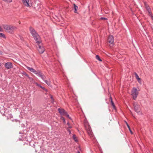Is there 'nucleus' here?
<instances>
[{"mask_svg": "<svg viewBox=\"0 0 153 153\" xmlns=\"http://www.w3.org/2000/svg\"><path fill=\"white\" fill-rule=\"evenodd\" d=\"M58 111L61 115H65L67 112L64 109L60 108L58 109Z\"/></svg>", "mask_w": 153, "mask_h": 153, "instance_id": "9d476101", "label": "nucleus"}, {"mask_svg": "<svg viewBox=\"0 0 153 153\" xmlns=\"http://www.w3.org/2000/svg\"><path fill=\"white\" fill-rule=\"evenodd\" d=\"M87 131V132H88V134H89V135L91 137H93V133H92V130H91V129H90L89 130H88Z\"/></svg>", "mask_w": 153, "mask_h": 153, "instance_id": "f8f14e48", "label": "nucleus"}, {"mask_svg": "<svg viewBox=\"0 0 153 153\" xmlns=\"http://www.w3.org/2000/svg\"><path fill=\"white\" fill-rule=\"evenodd\" d=\"M151 17L152 19V20H153V15L151 16Z\"/></svg>", "mask_w": 153, "mask_h": 153, "instance_id": "e433bc0d", "label": "nucleus"}, {"mask_svg": "<svg viewBox=\"0 0 153 153\" xmlns=\"http://www.w3.org/2000/svg\"><path fill=\"white\" fill-rule=\"evenodd\" d=\"M73 138L74 140L76 142H78V140L77 137L75 134H74L73 136Z\"/></svg>", "mask_w": 153, "mask_h": 153, "instance_id": "dca6fc26", "label": "nucleus"}, {"mask_svg": "<svg viewBox=\"0 0 153 153\" xmlns=\"http://www.w3.org/2000/svg\"><path fill=\"white\" fill-rule=\"evenodd\" d=\"M39 77H41V78L45 82L48 86H50L51 85V82L50 79L48 80H46L45 79L46 78V76L43 75L42 73L40 76Z\"/></svg>", "mask_w": 153, "mask_h": 153, "instance_id": "39448f33", "label": "nucleus"}, {"mask_svg": "<svg viewBox=\"0 0 153 153\" xmlns=\"http://www.w3.org/2000/svg\"><path fill=\"white\" fill-rule=\"evenodd\" d=\"M134 74H135V77H136V79H138V78H139L138 74L136 73L135 72L134 73Z\"/></svg>", "mask_w": 153, "mask_h": 153, "instance_id": "4be33fe9", "label": "nucleus"}, {"mask_svg": "<svg viewBox=\"0 0 153 153\" xmlns=\"http://www.w3.org/2000/svg\"><path fill=\"white\" fill-rule=\"evenodd\" d=\"M67 125H68V128H72L71 126V125H70V124L68 122L67 123Z\"/></svg>", "mask_w": 153, "mask_h": 153, "instance_id": "bb28decb", "label": "nucleus"}, {"mask_svg": "<svg viewBox=\"0 0 153 153\" xmlns=\"http://www.w3.org/2000/svg\"><path fill=\"white\" fill-rule=\"evenodd\" d=\"M96 59L99 61H101L102 60L100 58L99 56L98 55H96Z\"/></svg>", "mask_w": 153, "mask_h": 153, "instance_id": "aec40b11", "label": "nucleus"}, {"mask_svg": "<svg viewBox=\"0 0 153 153\" xmlns=\"http://www.w3.org/2000/svg\"><path fill=\"white\" fill-rule=\"evenodd\" d=\"M50 98H51V100H52V102H54V99L53 98V96L51 95H50Z\"/></svg>", "mask_w": 153, "mask_h": 153, "instance_id": "a878e982", "label": "nucleus"}, {"mask_svg": "<svg viewBox=\"0 0 153 153\" xmlns=\"http://www.w3.org/2000/svg\"><path fill=\"white\" fill-rule=\"evenodd\" d=\"M137 80L138 81V82H139V83L140 84H142V82L141 81V79L140 78H138V79H137Z\"/></svg>", "mask_w": 153, "mask_h": 153, "instance_id": "b1692460", "label": "nucleus"}, {"mask_svg": "<svg viewBox=\"0 0 153 153\" xmlns=\"http://www.w3.org/2000/svg\"><path fill=\"white\" fill-rule=\"evenodd\" d=\"M0 37L3 38L4 39L6 38V37L5 34L2 33H0Z\"/></svg>", "mask_w": 153, "mask_h": 153, "instance_id": "f3484780", "label": "nucleus"}, {"mask_svg": "<svg viewBox=\"0 0 153 153\" xmlns=\"http://www.w3.org/2000/svg\"><path fill=\"white\" fill-rule=\"evenodd\" d=\"M133 105L135 111L138 113L139 112V110L140 109V106L136 102H134L133 103Z\"/></svg>", "mask_w": 153, "mask_h": 153, "instance_id": "423d86ee", "label": "nucleus"}, {"mask_svg": "<svg viewBox=\"0 0 153 153\" xmlns=\"http://www.w3.org/2000/svg\"><path fill=\"white\" fill-rule=\"evenodd\" d=\"M145 7L146 9V10H147L148 12L151 11V9L148 6H147V5H146Z\"/></svg>", "mask_w": 153, "mask_h": 153, "instance_id": "a211bd4d", "label": "nucleus"}, {"mask_svg": "<svg viewBox=\"0 0 153 153\" xmlns=\"http://www.w3.org/2000/svg\"><path fill=\"white\" fill-rule=\"evenodd\" d=\"M64 115H65L66 116H67V117H68V118H69V119H71V118L69 117V115L67 113V112H66V113Z\"/></svg>", "mask_w": 153, "mask_h": 153, "instance_id": "393cba45", "label": "nucleus"}, {"mask_svg": "<svg viewBox=\"0 0 153 153\" xmlns=\"http://www.w3.org/2000/svg\"><path fill=\"white\" fill-rule=\"evenodd\" d=\"M61 118H62V119L63 120L64 123H65V118L63 117H62Z\"/></svg>", "mask_w": 153, "mask_h": 153, "instance_id": "2f4dec72", "label": "nucleus"}, {"mask_svg": "<svg viewBox=\"0 0 153 153\" xmlns=\"http://www.w3.org/2000/svg\"><path fill=\"white\" fill-rule=\"evenodd\" d=\"M23 74L24 75H25L26 76L28 77L30 79V78L29 76L25 72H24L23 73Z\"/></svg>", "mask_w": 153, "mask_h": 153, "instance_id": "5701e85b", "label": "nucleus"}, {"mask_svg": "<svg viewBox=\"0 0 153 153\" xmlns=\"http://www.w3.org/2000/svg\"><path fill=\"white\" fill-rule=\"evenodd\" d=\"M2 26L6 32L10 33H13L14 30L17 29L16 27L7 25H3Z\"/></svg>", "mask_w": 153, "mask_h": 153, "instance_id": "f03ea898", "label": "nucleus"}, {"mask_svg": "<svg viewBox=\"0 0 153 153\" xmlns=\"http://www.w3.org/2000/svg\"><path fill=\"white\" fill-rule=\"evenodd\" d=\"M42 88L43 90L45 91H46L47 92L48 90L47 89H45L44 87H43L42 86V88Z\"/></svg>", "mask_w": 153, "mask_h": 153, "instance_id": "7c9ffc66", "label": "nucleus"}, {"mask_svg": "<svg viewBox=\"0 0 153 153\" xmlns=\"http://www.w3.org/2000/svg\"><path fill=\"white\" fill-rule=\"evenodd\" d=\"M74 12L75 13H77V10L78 8V7L75 4H74Z\"/></svg>", "mask_w": 153, "mask_h": 153, "instance_id": "ddd939ff", "label": "nucleus"}, {"mask_svg": "<svg viewBox=\"0 0 153 153\" xmlns=\"http://www.w3.org/2000/svg\"><path fill=\"white\" fill-rule=\"evenodd\" d=\"M85 129H86V130H90V129L91 128V127L90 126V125H89L88 126H86V127H85Z\"/></svg>", "mask_w": 153, "mask_h": 153, "instance_id": "412c9836", "label": "nucleus"}, {"mask_svg": "<svg viewBox=\"0 0 153 153\" xmlns=\"http://www.w3.org/2000/svg\"><path fill=\"white\" fill-rule=\"evenodd\" d=\"M108 42L111 44H113L114 42V38L111 35L109 36L108 39Z\"/></svg>", "mask_w": 153, "mask_h": 153, "instance_id": "1a4fd4ad", "label": "nucleus"}, {"mask_svg": "<svg viewBox=\"0 0 153 153\" xmlns=\"http://www.w3.org/2000/svg\"><path fill=\"white\" fill-rule=\"evenodd\" d=\"M2 53H3L1 51H0V54L2 55Z\"/></svg>", "mask_w": 153, "mask_h": 153, "instance_id": "c9c22d12", "label": "nucleus"}, {"mask_svg": "<svg viewBox=\"0 0 153 153\" xmlns=\"http://www.w3.org/2000/svg\"><path fill=\"white\" fill-rule=\"evenodd\" d=\"M3 29L0 26V32H3Z\"/></svg>", "mask_w": 153, "mask_h": 153, "instance_id": "f704fd0d", "label": "nucleus"}, {"mask_svg": "<svg viewBox=\"0 0 153 153\" xmlns=\"http://www.w3.org/2000/svg\"><path fill=\"white\" fill-rule=\"evenodd\" d=\"M23 3L26 7H29V0H22Z\"/></svg>", "mask_w": 153, "mask_h": 153, "instance_id": "9b49d317", "label": "nucleus"}, {"mask_svg": "<svg viewBox=\"0 0 153 153\" xmlns=\"http://www.w3.org/2000/svg\"><path fill=\"white\" fill-rule=\"evenodd\" d=\"M126 124L127 126L128 127L129 130V131H130V132H131V134H132V131L131 130V128L130 127V126H129L128 124V123H127L126 121Z\"/></svg>", "mask_w": 153, "mask_h": 153, "instance_id": "6ab92c4d", "label": "nucleus"}, {"mask_svg": "<svg viewBox=\"0 0 153 153\" xmlns=\"http://www.w3.org/2000/svg\"><path fill=\"white\" fill-rule=\"evenodd\" d=\"M41 43L39 44L37 43L38 46V50L40 53H42L45 51V49L43 46L40 45Z\"/></svg>", "mask_w": 153, "mask_h": 153, "instance_id": "0eeeda50", "label": "nucleus"}, {"mask_svg": "<svg viewBox=\"0 0 153 153\" xmlns=\"http://www.w3.org/2000/svg\"><path fill=\"white\" fill-rule=\"evenodd\" d=\"M148 13H149V15L150 16H152L153 15H152V14L151 12V11H149V12H148Z\"/></svg>", "mask_w": 153, "mask_h": 153, "instance_id": "cd10ccee", "label": "nucleus"}, {"mask_svg": "<svg viewBox=\"0 0 153 153\" xmlns=\"http://www.w3.org/2000/svg\"><path fill=\"white\" fill-rule=\"evenodd\" d=\"M1 63L0 62V66H1Z\"/></svg>", "mask_w": 153, "mask_h": 153, "instance_id": "4c0bfd02", "label": "nucleus"}, {"mask_svg": "<svg viewBox=\"0 0 153 153\" xmlns=\"http://www.w3.org/2000/svg\"><path fill=\"white\" fill-rule=\"evenodd\" d=\"M5 67L7 69H9L13 67L12 63L10 62H7L4 64Z\"/></svg>", "mask_w": 153, "mask_h": 153, "instance_id": "6e6552de", "label": "nucleus"}, {"mask_svg": "<svg viewBox=\"0 0 153 153\" xmlns=\"http://www.w3.org/2000/svg\"><path fill=\"white\" fill-rule=\"evenodd\" d=\"M138 93V91L136 88L134 87L132 88L131 91V95L134 100H135L136 99Z\"/></svg>", "mask_w": 153, "mask_h": 153, "instance_id": "7ed1b4c3", "label": "nucleus"}, {"mask_svg": "<svg viewBox=\"0 0 153 153\" xmlns=\"http://www.w3.org/2000/svg\"><path fill=\"white\" fill-rule=\"evenodd\" d=\"M30 33L32 35L36 43L38 44L41 43L42 41L39 35L34 29L33 28L30 27Z\"/></svg>", "mask_w": 153, "mask_h": 153, "instance_id": "f257e3e1", "label": "nucleus"}, {"mask_svg": "<svg viewBox=\"0 0 153 153\" xmlns=\"http://www.w3.org/2000/svg\"><path fill=\"white\" fill-rule=\"evenodd\" d=\"M100 19H101V20H107V19L106 18H105V17H102L100 18Z\"/></svg>", "mask_w": 153, "mask_h": 153, "instance_id": "c756f323", "label": "nucleus"}, {"mask_svg": "<svg viewBox=\"0 0 153 153\" xmlns=\"http://www.w3.org/2000/svg\"><path fill=\"white\" fill-rule=\"evenodd\" d=\"M67 131L68 132L69 134H71V130L68 128L67 129Z\"/></svg>", "mask_w": 153, "mask_h": 153, "instance_id": "473e14b6", "label": "nucleus"}, {"mask_svg": "<svg viewBox=\"0 0 153 153\" xmlns=\"http://www.w3.org/2000/svg\"><path fill=\"white\" fill-rule=\"evenodd\" d=\"M78 153H80V152L79 151L78 152Z\"/></svg>", "mask_w": 153, "mask_h": 153, "instance_id": "58836bf2", "label": "nucleus"}, {"mask_svg": "<svg viewBox=\"0 0 153 153\" xmlns=\"http://www.w3.org/2000/svg\"><path fill=\"white\" fill-rule=\"evenodd\" d=\"M110 99H111V105L113 107V108L114 109H115V105L114 104V102H113V101H112V98L111 97H110Z\"/></svg>", "mask_w": 153, "mask_h": 153, "instance_id": "2eb2a0df", "label": "nucleus"}, {"mask_svg": "<svg viewBox=\"0 0 153 153\" xmlns=\"http://www.w3.org/2000/svg\"><path fill=\"white\" fill-rule=\"evenodd\" d=\"M19 37L20 39L22 40H23V39H24V38H23L22 37V36H19Z\"/></svg>", "mask_w": 153, "mask_h": 153, "instance_id": "72a5a7b5", "label": "nucleus"}, {"mask_svg": "<svg viewBox=\"0 0 153 153\" xmlns=\"http://www.w3.org/2000/svg\"><path fill=\"white\" fill-rule=\"evenodd\" d=\"M36 85L37 86H38V87H40L41 88L42 87V86L38 84L37 83H36Z\"/></svg>", "mask_w": 153, "mask_h": 153, "instance_id": "c85d7f7f", "label": "nucleus"}, {"mask_svg": "<svg viewBox=\"0 0 153 153\" xmlns=\"http://www.w3.org/2000/svg\"><path fill=\"white\" fill-rule=\"evenodd\" d=\"M26 68L30 72H33L34 74L36 75L39 77L41 76V74H42L40 71L39 70L36 71L35 70L33 69V68H30V67L27 66H26Z\"/></svg>", "mask_w": 153, "mask_h": 153, "instance_id": "20e7f679", "label": "nucleus"}, {"mask_svg": "<svg viewBox=\"0 0 153 153\" xmlns=\"http://www.w3.org/2000/svg\"><path fill=\"white\" fill-rule=\"evenodd\" d=\"M84 123L85 127L89 125L88 123L86 120H84Z\"/></svg>", "mask_w": 153, "mask_h": 153, "instance_id": "4468645a", "label": "nucleus"}]
</instances>
